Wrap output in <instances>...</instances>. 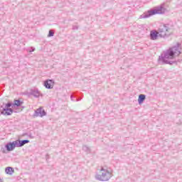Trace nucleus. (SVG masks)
Instances as JSON below:
<instances>
[{"mask_svg": "<svg viewBox=\"0 0 182 182\" xmlns=\"http://www.w3.org/2000/svg\"><path fill=\"white\" fill-rule=\"evenodd\" d=\"M70 99H71V100H72L73 102H79V100H80V99L79 100V99H77V98L73 97V95L70 96Z\"/></svg>", "mask_w": 182, "mask_h": 182, "instance_id": "f3484780", "label": "nucleus"}, {"mask_svg": "<svg viewBox=\"0 0 182 182\" xmlns=\"http://www.w3.org/2000/svg\"><path fill=\"white\" fill-rule=\"evenodd\" d=\"M22 107V109H25V107Z\"/></svg>", "mask_w": 182, "mask_h": 182, "instance_id": "393cba45", "label": "nucleus"}, {"mask_svg": "<svg viewBox=\"0 0 182 182\" xmlns=\"http://www.w3.org/2000/svg\"><path fill=\"white\" fill-rule=\"evenodd\" d=\"M2 152H3V153H5V150H3Z\"/></svg>", "mask_w": 182, "mask_h": 182, "instance_id": "5701e85b", "label": "nucleus"}, {"mask_svg": "<svg viewBox=\"0 0 182 182\" xmlns=\"http://www.w3.org/2000/svg\"><path fill=\"white\" fill-rule=\"evenodd\" d=\"M181 55V44L180 43L169 48L168 50L163 52L159 58V62H161L162 65H174L177 63L176 60H169L168 59H174L176 56H180Z\"/></svg>", "mask_w": 182, "mask_h": 182, "instance_id": "f257e3e1", "label": "nucleus"}, {"mask_svg": "<svg viewBox=\"0 0 182 182\" xmlns=\"http://www.w3.org/2000/svg\"><path fill=\"white\" fill-rule=\"evenodd\" d=\"M28 52H30V53H32V52H35V48L33 47H29L28 49H27Z\"/></svg>", "mask_w": 182, "mask_h": 182, "instance_id": "6ab92c4d", "label": "nucleus"}, {"mask_svg": "<svg viewBox=\"0 0 182 182\" xmlns=\"http://www.w3.org/2000/svg\"><path fill=\"white\" fill-rule=\"evenodd\" d=\"M35 116L36 117H43V116H46V112H45V109H42V108H38L35 111Z\"/></svg>", "mask_w": 182, "mask_h": 182, "instance_id": "1a4fd4ad", "label": "nucleus"}, {"mask_svg": "<svg viewBox=\"0 0 182 182\" xmlns=\"http://www.w3.org/2000/svg\"><path fill=\"white\" fill-rule=\"evenodd\" d=\"M53 35H55V33L53 31H52V30H50L48 32V38H52V36H53Z\"/></svg>", "mask_w": 182, "mask_h": 182, "instance_id": "dca6fc26", "label": "nucleus"}, {"mask_svg": "<svg viewBox=\"0 0 182 182\" xmlns=\"http://www.w3.org/2000/svg\"><path fill=\"white\" fill-rule=\"evenodd\" d=\"M96 180L98 181H109L112 178V172L103 166L100 170V173L95 175Z\"/></svg>", "mask_w": 182, "mask_h": 182, "instance_id": "7ed1b4c3", "label": "nucleus"}, {"mask_svg": "<svg viewBox=\"0 0 182 182\" xmlns=\"http://www.w3.org/2000/svg\"><path fill=\"white\" fill-rule=\"evenodd\" d=\"M166 12V9L163 5L158 6L152 9L149 10L146 13H144L140 16V19H146L153 16V15L163 14Z\"/></svg>", "mask_w": 182, "mask_h": 182, "instance_id": "f03ea898", "label": "nucleus"}, {"mask_svg": "<svg viewBox=\"0 0 182 182\" xmlns=\"http://www.w3.org/2000/svg\"><path fill=\"white\" fill-rule=\"evenodd\" d=\"M46 160H48V159H49V154H47V155L46 156Z\"/></svg>", "mask_w": 182, "mask_h": 182, "instance_id": "4be33fe9", "label": "nucleus"}, {"mask_svg": "<svg viewBox=\"0 0 182 182\" xmlns=\"http://www.w3.org/2000/svg\"><path fill=\"white\" fill-rule=\"evenodd\" d=\"M149 38L151 41H157L160 38V34L159 33V30H152L150 31Z\"/></svg>", "mask_w": 182, "mask_h": 182, "instance_id": "423d86ee", "label": "nucleus"}, {"mask_svg": "<svg viewBox=\"0 0 182 182\" xmlns=\"http://www.w3.org/2000/svg\"><path fill=\"white\" fill-rule=\"evenodd\" d=\"M23 136H28L29 139H34V136L32 135V134H23Z\"/></svg>", "mask_w": 182, "mask_h": 182, "instance_id": "a211bd4d", "label": "nucleus"}, {"mask_svg": "<svg viewBox=\"0 0 182 182\" xmlns=\"http://www.w3.org/2000/svg\"><path fill=\"white\" fill-rule=\"evenodd\" d=\"M4 109H5V107H4V105H1L0 106V113H1V114H4L3 113H4Z\"/></svg>", "mask_w": 182, "mask_h": 182, "instance_id": "aec40b11", "label": "nucleus"}, {"mask_svg": "<svg viewBox=\"0 0 182 182\" xmlns=\"http://www.w3.org/2000/svg\"><path fill=\"white\" fill-rule=\"evenodd\" d=\"M15 147H17L16 141L9 142L5 145V149L7 151H14V150H15Z\"/></svg>", "mask_w": 182, "mask_h": 182, "instance_id": "0eeeda50", "label": "nucleus"}, {"mask_svg": "<svg viewBox=\"0 0 182 182\" xmlns=\"http://www.w3.org/2000/svg\"><path fill=\"white\" fill-rule=\"evenodd\" d=\"M170 31H171L170 24H163L158 29L159 38H168V36L171 35V33H170Z\"/></svg>", "mask_w": 182, "mask_h": 182, "instance_id": "20e7f679", "label": "nucleus"}, {"mask_svg": "<svg viewBox=\"0 0 182 182\" xmlns=\"http://www.w3.org/2000/svg\"><path fill=\"white\" fill-rule=\"evenodd\" d=\"M14 102H9L5 105L4 109H3L4 112H2V114L4 116H11V114L14 113Z\"/></svg>", "mask_w": 182, "mask_h": 182, "instance_id": "39448f33", "label": "nucleus"}, {"mask_svg": "<svg viewBox=\"0 0 182 182\" xmlns=\"http://www.w3.org/2000/svg\"><path fill=\"white\" fill-rule=\"evenodd\" d=\"M16 143L17 145V147H23L25 144H28L29 143V140L28 139H24V140H16Z\"/></svg>", "mask_w": 182, "mask_h": 182, "instance_id": "9b49d317", "label": "nucleus"}, {"mask_svg": "<svg viewBox=\"0 0 182 182\" xmlns=\"http://www.w3.org/2000/svg\"><path fill=\"white\" fill-rule=\"evenodd\" d=\"M73 31H77L79 29V27H77V26H73Z\"/></svg>", "mask_w": 182, "mask_h": 182, "instance_id": "412c9836", "label": "nucleus"}, {"mask_svg": "<svg viewBox=\"0 0 182 182\" xmlns=\"http://www.w3.org/2000/svg\"><path fill=\"white\" fill-rule=\"evenodd\" d=\"M0 182H3V181H2V179H1V178H0Z\"/></svg>", "mask_w": 182, "mask_h": 182, "instance_id": "b1692460", "label": "nucleus"}, {"mask_svg": "<svg viewBox=\"0 0 182 182\" xmlns=\"http://www.w3.org/2000/svg\"><path fill=\"white\" fill-rule=\"evenodd\" d=\"M23 105V102L20 100H14L13 102L14 107H21Z\"/></svg>", "mask_w": 182, "mask_h": 182, "instance_id": "f8f14e48", "label": "nucleus"}, {"mask_svg": "<svg viewBox=\"0 0 182 182\" xmlns=\"http://www.w3.org/2000/svg\"><path fill=\"white\" fill-rule=\"evenodd\" d=\"M82 150L84 151H86V153H90V148H89V146H86V145H84L82 146Z\"/></svg>", "mask_w": 182, "mask_h": 182, "instance_id": "2eb2a0df", "label": "nucleus"}, {"mask_svg": "<svg viewBox=\"0 0 182 182\" xmlns=\"http://www.w3.org/2000/svg\"><path fill=\"white\" fill-rule=\"evenodd\" d=\"M29 95L34 97H39L41 96V92L38 88H33L30 90Z\"/></svg>", "mask_w": 182, "mask_h": 182, "instance_id": "9d476101", "label": "nucleus"}, {"mask_svg": "<svg viewBox=\"0 0 182 182\" xmlns=\"http://www.w3.org/2000/svg\"><path fill=\"white\" fill-rule=\"evenodd\" d=\"M43 85L46 89H53L55 81H53V80H46L44 81Z\"/></svg>", "mask_w": 182, "mask_h": 182, "instance_id": "6e6552de", "label": "nucleus"}, {"mask_svg": "<svg viewBox=\"0 0 182 182\" xmlns=\"http://www.w3.org/2000/svg\"><path fill=\"white\" fill-rule=\"evenodd\" d=\"M15 170H14V168L9 166L6 167L5 169V172L6 174H9V176H12V174H14Z\"/></svg>", "mask_w": 182, "mask_h": 182, "instance_id": "4468645a", "label": "nucleus"}, {"mask_svg": "<svg viewBox=\"0 0 182 182\" xmlns=\"http://www.w3.org/2000/svg\"><path fill=\"white\" fill-rule=\"evenodd\" d=\"M144 100H146V95H144V94L139 95V97H138V103H139V105L143 104Z\"/></svg>", "mask_w": 182, "mask_h": 182, "instance_id": "ddd939ff", "label": "nucleus"}]
</instances>
